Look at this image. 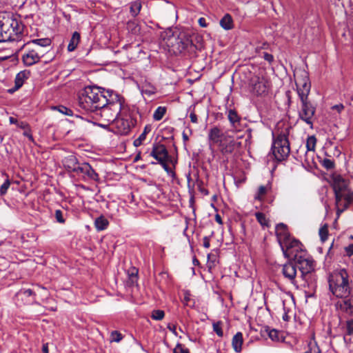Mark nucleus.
Listing matches in <instances>:
<instances>
[{
  "label": "nucleus",
  "mask_w": 353,
  "mask_h": 353,
  "mask_svg": "<svg viewBox=\"0 0 353 353\" xmlns=\"http://www.w3.org/2000/svg\"><path fill=\"white\" fill-rule=\"evenodd\" d=\"M108 96L103 90L95 86H88L82 90L78 97L79 106L87 112H98L100 107L106 105Z\"/></svg>",
  "instance_id": "nucleus-1"
},
{
  "label": "nucleus",
  "mask_w": 353,
  "mask_h": 353,
  "mask_svg": "<svg viewBox=\"0 0 353 353\" xmlns=\"http://www.w3.org/2000/svg\"><path fill=\"white\" fill-rule=\"evenodd\" d=\"M329 290L336 298H345L353 292V283L347 270H336L327 278Z\"/></svg>",
  "instance_id": "nucleus-2"
},
{
  "label": "nucleus",
  "mask_w": 353,
  "mask_h": 353,
  "mask_svg": "<svg viewBox=\"0 0 353 353\" xmlns=\"http://www.w3.org/2000/svg\"><path fill=\"white\" fill-rule=\"evenodd\" d=\"M137 114L135 107L125 102L113 123H111V130L120 135L128 134L137 123Z\"/></svg>",
  "instance_id": "nucleus-3"
},
{
  "label": "nucleus",
  "mask_w": 353,
  "mask_h": 353,
  "mask_svg": "<svg viewBox=\"0 0 353 353\" xmlns=\"http://www.w3.org/2000/svg\"><path fill=\"white\" fill-rule=\"evenodd\" d=\"M109 99H106V105L99 108V114L104 121L113 123L125 105V99L117 93L107 92Z\"/></svg>",
  "instance_id": "nucleus-4"
},
{
  "label": "nucleus",
  "mask_w": 353,
  "mask_h": 353,
  "mask_svg": "<svg viewBox=\"0 0 353 353\" xmlns=\"http://www.w3.org/2000/svg\"><path fill=\"white\" fill-rule=\"evenodd\" d=\"M23 26L10 15L0 17V42L19 39Z\"/></svg>",
  "instance_id": "nucleus-5"
},
{
  "label": "nucleus",
  "mask_w": 353,
  "mask_h": 353,
  "mask_svg": "<svg viewBox=\"0 0 353 353\" xmlns=\"http://www.w3.org/2000/svg\"><path fill=\"white\" fill-rule=\"evenodd\" d=\"M290 130V128H286L273 140L271 150L274 158L278 161L285 160L290 152V142L288 140Z\"/></svg>",
  "instance_id": "nucleus-6"
},
{
  "label": "nucleus",
  "mask_w": 353,
  "mask_h": 353,
  "mask_svg": "<svg viewBox=\"0 0 353 353\" xmlns=\"http://www.w3.org/2000/svg\"><path fill=\"white\" fill-rule=\"evenodd\" d=\"M294 77L299 98L308 97L311 89L308 73L305 70L299 69L294 71Z\"/></svg>",
  "instance_id": "nucleus-7"
},
{
  "label": "nucleus",
  "mask_w": 353,
  "mask_h": 353,
  "mask_svg": "<svg viewBox=\"0 0 353 353\" xmlns=\"http://www.w3.org/2000/svg\"><path fill=\"white\" fill-rule=\"evenodd\" d=\"M299 99L301 104L299 110V117L312 128L316 107L309 101L308 97L303 98L302 97Z\"/></svg>",
  "instance_id": "nucleus-8"
},
{
  "label": "nucleus",
  "mask_w": 353,
  "mask_h": 353,
  "mask_svg": "<svg viewBox=\"0 0 353 353\" xmlns=\"http://www.w3.org/2000/svg\"><path fill=\"white\" fill-rule=\"evenodd\" d=\"M283 255L290 260L296 261L298 256L302 255L301 252L306 250L303 248L301 243L294 239L281 246Z\"/></svg>",
  "instance_id": "nucleus-9"
},
{
  "label": "nucleus",
  "mask_w": 353,
  "mask_h": 353,
  "mask_svg": "<svg viewBox=\"0 0 353 353\" xmlns=\"http://www.w3.org/2000/svg\"><path fill=\"white\" fill-rule=\"evenodd\" d=\"M270 86V82L263 77L254 76L249 82L250 91L256 96L267 94Z\"/></svg>",
  "instance_id": "nucleus-10"
},
{
  "label": "nucleus",
  "mask_w": 353,
  "mask_h": 353,
  "mask_svg": "<svg viewBox=\"0 0 353 353\" xmlns=\"http://www.w3.org/2000/svg\"><path fill=\"white\" fill-rule=\"evenodd\" d=\"M302 255L298 256L295 262L299 265V269L302 273V276L313 272L315 268L314 261L308 255L307 252H301Z\"/></svg>",
  "instance_id": "nucleus-11"
},
{
  "label": "nucleus",
  "mask_w": 353,
  "mask_h": 353,
  "mask_svg": "<svg viewBox=\"0 0 353 353\" xmlns=\"http://www.w3.org/2000/svg\"><path fill=\"white\" fill-rule=\"evenodd\" d=\"M241 146V142L236 141L233 137L228 134L227 137L223 139L219 148L223 155H228L232 154Z\"/></svg>",
  "instance_id": "nucleus-12"
},
{
  "label": "nucleus",
  "mask_w": 353,
  "mask_h": 353,
  "mask_svg": "<svg viewBox=\"0 0 353 353\" xmlns=\"http://www.w3.org/2000/svg\"><path fill=\"white\" fill-rule=\"evenodd\" d=\"M341 300L335 303L336 310L340 312L353 315V292L345 298H339Z\"/></svg>",
  "instance_id": "nucleus-13"
},
{
  "label": "nucleus",
  "mask_w": 353,
  "mask_h": 353,
  "mask_svg": "<svg viewBox=\"0 0 353 353\" xmlns=\"http://www.w3.org/2000/svg\"><path fill=\"white\" fill-rule=\"evenodd\" d=\"M43 56V53L39 51V48H28L22 56L23 63L26 66H31L40 61V59Z\"/></svg>",
  "instance_id": "nucleus-14"
},
{
  "label": "nucleus",
  "mask_w": 353,
  "mask_h": 353,
  "mask_svg": "<svg viewBox=\"0 0 353 353\" xmlns=\"http://www.w3.org/2000/svg\"><path fill=\"white\" fill-rule=\"evenodd\" d=\"M75 174L81 176L85 180L90 179L95 181L99 180V174L87 163H80Z\"/></svg>",
  "instance_id": "nucleus-15"
},
{
  "label": "nucleus",
  "mask_w": 353,
  "mask_h": 353,
  "mask_svg": "<svg viewBox=\"0 0 353 353\" xmlns=\"http://www.w3.org/2000/svg\"><path fill=\"white\" fill-rule=\"evenodd\" d=\"M150 156L155 159L159 163H163V161H168L169 158L168 152L165 146L159 143L153 144Z\"/></svg>",
  "instance_id": "nucleus-16"
},
{
  "label": "nucleus",
  "mask_w": 353,
  "mask_h": 353,
  "mask_svg": "<svg viewBox=\"0 0 353 353\" xmlns=\"http://www.w3.org/2000/svg\"><path fill=\"white\" fill-rule=\"evenodd\" d=\"M228 134L227 132H223V131L216 126L212 128L208 132L210 145H217L219 146Z\"/></svg>",
  "instance_id": "nucleus-17"
},
{
  "label": "nucleus",
  "mask_w": 353,
  "mask_h": 353,
  "mask_svg": "<svg viewBox=\"0 0 353 353\" xmlns=\"http://www.w3.org/2000/svg\"><path fill=\"white\" fill-rule=\"evenodd\" d=\"M276 235L280 246H282V244L284 245L293 239L290 236L288 227L284 223H279L276 225Z\"/></svg>",
  "instance_id": "nucleus-18"
},
{
  "label": "nucleus",
  "mask_w": 353,
  "mask_h": 353,
  "mask_svg": "<svg viewBox=\"0 0 353 353\" xmlns=\"http://www.w3.org/2000/svg\"><path fill=\"white\" fill-rule=\"evenodd\" d=\"M17 301L24 305L30 304L35 300V294L30 289H21L16 294Z\"/></svg>",
  "instance_id": "nucleus-19"
},
{
  "label": "nucleus",
  "mask_w": 353,
  "mask_h": 353,
  "mask_svg": "<svg viewBox=\"0 0 353 353\" xmlns=\"http://www.w3.org/2000/svg\"><path fill=\"white\" fill-rule=\"evenodd\" d=\"M282 274L292 284L294 285L296 284V268L292 262L287 263L283 265Z\"/></svg>",
  "instance_id": "nucleus-20"
},
{
  "label": "nucleus",
  "mask_w": 353,
  "mask_h": 353,
  "mask_svg": "<svg viewBox=\"0 0 353 353\" xmlns=\"http://www.w3.org/2000/svg\"><path fill=\"white\" fill-rule=\"evenodd\" d=\"M63 164L68 172H72L74 173L76 172L78 166L80 165L74 155H69L65 157L63 161Z\"/></svg>",
  "instance_id": "nucleus-21"
},
{
  "label": "nucleus",
  "mask_w": 353,
  "mask_h": 353,
  "mask_svg": "<svg viewBox=\"0 0 353 353\" xmlns=\"http://www.w3.org/2000/svg\"><path fill=\"white\" fill-rule=\"evenodd\" d=\"M332 187L334 192H343L349 189L348 182L340 175L334 177Z\"/></svg>",
  "instance_id": "nucleus-22"
},
{
  "label": "nucleus",
  "mask_w": 353,
  "mask_h": 353,
  "mask_svg": "<svg viewBox=\"0 0 353 353\" xmlns=\"http://www.w3.org/2000/svg\"><path fill=\"white\" fill-rule=\"evenodd\" d=\"M343 197L345 202L343 203L341 210H338V218H339L341 214L353 203V192L350 189H347L343 192Z\"/></svg>",
  "instance_id": "nucleus-23"
},
{
  "label": "nucleus",
  "mask_w": 353,
  "mask_h": 353,
  "mask_svg": "<svg viewBox=\"0 0 353 353\" xmlns=\"http://www.w3.org/2000/svg\"><path fill=\"white\" fill-rule=\"evenodd\" d=\"M243 334L241 332H237L232 338V345L236 352H240L242 349Z\"/></svg>",
  "instance_id": "nucleus-24"
},
{
  "label": "nucleus",
  "mask_w": 353,
  "mask_h": 353,
  "mask_svg": "<svg viewBox=\"0 0 353 353\" xmlns=\"http://www.w3.org/2000/svg\"><path fill=\"white\" fill-rule=\"evenodd\" d=\"M228 119L231 124V126L234 128H236L240 123L241 117L238 115L237 112L234 110H228Z\"/></svg>",
  "instance_id": "nucleus-25"
},
{
  "label": "nucleus",
  "mask_w": 353,
  "mask_h": 353,
  "mask_svg": "<svg viewBox=\"0 0 353 353\" xmlns=\"http://www.w3.org/2000/svg\"><path fill=\"white\" fill-rule=\"evenodd\" d=\"M81 36L80 34L78 32H74L72 37L70 40V42L68 46V50L69 52L74 51L77 47L78 46V44L80 41Z\"/></svg>",
  "instance_id": "nucleus-26"
},
{
  "label": "nucleus",
  "mask_w": 353,
  "mask_h": 353,
  "mask_svg": "<svg viewBox=\"0 0 353 353\" xmlns=\"http://www.w3.org/2000/svg\"><path fill=\"white\" fill-rule=\"evenodd\" d=\"M220 26L225 30H229L233 28V20L230 14H226L220 21Z\"/></svg>",
  "instance_id": "nucleus-27"
},
{
  "label": "nucleus",
  "mask_w": 353,
  "mask_h": 353,
  "mask_svg": "<svg viewBox=\"0 0 353 353\" xmlns=\"http://www.w3.org/2000/svg\"><path fill=\"white\" fill-rule=\"evenodd\" d=\"M109 225V221L103 216H100L94 221V226L98 231L105 230Z\"/></svg>",
  "instance_id": "nucleus-28"
},
{
  "label": "nucleus",
  "mask_w": 353,
  "mask_h": 353,
  "mask_svg": "<svg viewBox=\"0 0 353 353\" xmlns=\"http://www.w3.org/2000/svg\"><path fill=\"white\" fill-rule=\"evenodd\" d=\"M316 139L315 136L312 135L309 136L307 138L305 147L307 148V152L305 154V156L307 155V152H314L315 148H316Z\"/></svg>",
  "instance_id": "nucleus-29"
},
{
  "label": "nucleus",
  "mask_w": 353,
  "mask_h": 353,
  "mask_svg": "<svg viewBox=\"0 0 353 353\" xmlns=\"http://www.w3.org/2000/svg\"><path fill=\"white\" fill-rule=\"evenodd\" d=\"M50 39L48 38H44V39H34L30 43H28L26 46H29L31 43L35 44L36 47L39 48V51H40V47H47L50 45Z\"/></svg>",
  "instance_id": "nucleus-30"
},
{
  "label": "nucleus",
  "mask_w": 353,
  "mask_h": 353,
  "mask_svg": "<svg viewBox=\"0 0 353 353\" xmlns=\"http://www.w3.org/2000/svg\"><path fill=\"white\" fill-rule=\"evenodd\" d=\"M28 78V74L25 71L19 72L15 77V88H20L23 83L24 80Z\"/></svg>",
  "instance_id": "nucleus-31"
},
{
  "label": "nucleus",
  "mask_w": 353,
  "mask_h": 353,
  "mask_svg": "<svg viewBox=\"0 0 353 353\" xmlns=\"http://www.w3.org/2000/svg\"><path fill=\"white\" fill-rule=\"evenodd\" d=\"M334 192V197H335V206L336 210V219L338 218V210H341L343 203H342L343 198V192Z\"/></svg>",
  "instance_id": "nucleus-32"
},
{
  "label": "nucleus",
  "mask_w": 353,
  "mask_h": 353,
  "mask_svg": "<svg viewBox=\"0 0 353 353\" xmlns=\"http://www.w3.org/2000/svg\"><path fill=\"white\" fill-rule=\"evenodd\" d=\"M141 3L139 1H136L130 4V12L133 17L137 16L141 9Z\"/></svg>",
  "instance_id": "nucleus-33"
},
{
  "label": "nucleus",
  "mask_w": 353,
  "mask_h": 353,
  "mask_svg": "<svg viewBox=\"0 0 353 353\" xmlns=\"http://www.w3.org/2000/svg\"><path fill=\"white\" fill-rule=\"evenodd\" d=\"M265 331L268 333L270 339H271L273 341H279L282 338L281 333L275 329L268 328L265 330Z\"/></svg>",
  "instance_id": "nucleus-34"
},
{
  "label": "nucleus",
  "mask_w": 353,
  "mask_h": 353,
  "mask_svg": "<svg viewBox=\"0 0 353 353\" xmlns=\"http://www.w3.org/2000/svg\"><path fill=\"white\" fill-rule=\"evenodd\" d=\"M165 113H166V108L163 107V106H159L155 110V111L153 114V119L154 121H160L161 119H162V118L165 114Z\"/></svg>",
  "instance_id": "nucleus-35"
},
{
  "label": "nucleus",
  "mask_w": 353,
  "mask_h": 353,
  "mask_svg": "<svg viewBox=\"0 0 353 353\" xmlns=\"http://www.w3.org/2000/svg\"><path fill=\"white\" fill-rule=\"evenodd\" d=\"M128 31L132 34H139L140 33V27L135 21H129L127 23Z\"/></svg>",
  "instance_id": "nucleus-36"
},
{
  "label": "nucleus",
  "mask_w": 353,
  "mask_h": 353,
  "mask_svg": "<svg viewBox=\"0 0 353 353\" xmlns=\"http://www.w3.org/2000/svg\"><path fill=\"white\" fill-rule=\"evenodd\" d=\"M267 194V188L264 185H261L259 188L258 192L254 196V199L258 201H263L265 195Z\"/></svg>",
  "instance_id": "nucleus-37"
},
{
  "label": "nucleus",
  "mask_w": 353,
  "mask_h": 353,
  "mask_svg": "<svg viewBox=\"0 0 353 353\" xmlns=\"http://www.w3.org/2000/svg\"><path fill=\"white\" fill-rule=\"evenodd\" d=\"M321 240L324 242L327 239L328 237V225L327 224H324L321 227L319 232Z\"/></svg>",
  "instance_id": "nucleus-38"
},
{
  "label": "nucleus",
  "mask_w": 353,
  "mask_h": 353,
  "mask_svg": "<svg viewBox=\"0 0 353 353\" xmlns=\"http://www.w3.org/2000/svg\"><path fill=\"white\" fill-rule=\"evenodd\" d=\"M308 350L306 351L304 353H321V350L318 345L316 344V341H310L308 343Z\"/></svg>",
  "instance_id": "nucleus-39"
},
{
  "label": "nucleus",
  "mask_w": 353,
  "mask_h": 353,
  "mask_svg": "<svg viewBox=\"0 0 353 353\" xmlns=\"http://www.w3.org/2000/svg\"><path fill=\"white\" fill-rule=\"evenodd\" d=\"M165 313L161 310H154L152 312L151 318L156 321H161L164 318Z\"/></svg>",
  "instance_id": "nucleus-40"
},
{
  "label": "nucleus",
  "mask_w": 353,
  "mask_h": 353,
  "mask_svg": "<svg viewBox=\"0 0 353 353\" xmlns=\"http://www.w3.org/2000/svg\"><path fill=\"white\" fill-rule=\"evenodd\" d=\"M54 109L57 110L60 113L64 115L72 116L73 114V112L71 109L63 105L54 107Z\"/></svg>",
  "instance_id": "nucleus-41"
},
{
  "label": "nucleus",
  "mask_w": 353,
  "mask_h": 353,
  "mask_svg": "<svg viewBox=\"0 0 353 353\" xmlns=\"http://www.w3.org/2000/svg\"><path fill=\"white\" fill-rule=\"evenodd\" d=\"M255 216H256V219L258 221V222L261 225H268V221L266 219V217H265V214L263 213H262V212H256V213H255Z\"/></svg>",
  "instance_id": "nucleus-42"
},
{
  "label": "nucleus",
  "mask_w": 353,
  "mask_h": 353,
  "mask_svg": "<svg viewBox=\"0 0 353 353\" xmlns=\"http://www.w3.org/2000/svg\"><path fill=\"white\" fill-rule=\"evenodd\" d=\"M123 339L122 334L118 331H112L110 334V342H120Z\"/></svg>",
  "instance_id": "nucleus-43"
},
{
  "label": "nucleus",
  "mask_w": 353,
  "mask_h": 353,
  "mask_svg": "<svg viewBox=\"0 0 353 353\" xmlns=\"http://www.w3.org/2000/svg\"><path fill=\"white\" fill-rule=\"evenodd\" d=\"M152 131V125L150 124L146 125L144 127L143 131L139 135L140 139H142L143 141H145L147 135Z\"/></svg>",
  "instance_id": "nucleus-44"
},
{
  "label": "nucleus",
  "mask_w": 353,
  "mask_h": 353,
  "mask_svg": "<svg viewBox=\"0 0 353 353\" xmlns=\"http://www.w3.org/2000/svg\"><path fill=\"white\" fill-rule=\"evenodd\" d=\"M213 330L219 336H223V332L221 327V323L220 321L213 323Z\"/></svg>",
  "instance_id": "nucleus-45"
},
{
  "label": "nucleus",
  "mask_w": 353,
  "mask_h": 353,
  "mask_svg": "<svg viewBox=\"0 0 353 353\" xmlns=\"http://www.w3.org/2000/svg\"><path fill=\"white\" fill-rule=\"evenodd\" d=\"M345 332L347 335L351 336L353 334V319H350L346 321Z\"/></svg>",
  "instance_id": "nucleus-46"
},
{
  "label": "nucleus",
  "mask_w": 353,
  "mask_h": 353,
  "mask_svg": "<svg viewBox=\"0 0 353 353\" xmlns=\"http://www.w3.org/2000/svg\"><path fill=\"white\" fill-rule=\"evenodd\" d=\"M322 165L327 170H330L334 168V163L330 159H324L322 161Z\"/></svg>",
  "instance_id": "nucleus-47"
},
{
  "label": "nucleus",
  "mask_w": 353,
  "mask_h": 353,
  "mask_svg": "<svg viewBox=\"0 0 353 353\" xmlns=\"http://www.w3.org/2000/svg\"><path fill=\"white\" fill-rule=\"evenodd\" d=\"M10 185V181L8 179H7L4 183L1 185L0 188V194L4 195L6 194L8 189L9 188Z\"/></svg>",
  "instance_id": "nucleus-48"
},
{
  "label": "nucleus",
  "mask_w": 353,
  "mask_h": 353,
  "mask_svg": "<svg viewBox=\"0 0 353 353\" xmlns=\"http://www.w3.org/2000/svg\"><path fill=\"white\" fill-rule=\"evenodd\" d=\"M54 216L57 222L64 223L65 220L63 217V212L61 210H55Z\"/></svg>",
  "instance_id": "nucleus-49"
},
{
  "label": "nucleus",
  "mask_w": 353,
  "mask_h": 353,
  "mask_svg": "<svg viewBox=\"0 0 353 353\" xmlns=\"http://www.w3.org/2000/svg\"><path fill=\"white\" fill-rule=\"evenodd\" d=\"M174 353H189V350L183 345L177 344L174 349Z\"/></svg>",
  "instance_id": "nucleus-50"
},
{
  "label": "nucleus",
  "mask_w": 353,
  "mask_h": 353,
  "mask_svg": "<svg viewBox=\"0 0 353 353\" xmlns=\"http://www.w3.org/2000/svg\"><path fill=\"white\" fill-rule=\"evenodd\" d=\"M179 43L181 44L182 50H185L189 46H191L192 45V41L188 37L185 38L183 40L181 39Z\"/></svg>",
  "instance_id": "nucleus-51"
},
{
  "label": "nucleus",
  "mask_w": 353,
  "mask_h": 353,
  "mask_svg": "<svg viewBox=\"0 0 353 353\" xmlns=\"http://www.w3.org/2000/svg\"><path fill=\"white\" fill-rule=\"evenodd\" d=\"M345 252L347 256H350L353 255V243L345 248Z\"/></svg>",
  "instance_id": "nucleus-52"
},
{
  "label": "nucleus",
  "mask_w": 353,
  "mask_h": 353,
  "mask_svg": "<svg viewBox=\"0 0 353 353\" xmlns=\"http://www.w3.org/2000/svg\"><path fill=\"white\" fill-rule=\"evenodd\" d=\"M23 134L25 137H28L30 141L32 142L34 141V138L31 134V130L30 127L28 128V130H25Z\"/></svg>",
  "instance_id": "nucleus-53"
},
{
  "label": "nucleus",
  "mask_w": 353,
  "mask_h": 353,
  "mask_svg": "<svg viewBox=\"0 0 353 353\" xmlns=\"http://www.w3.org/2000/svg\"><path fill=\"white\" fill-rule=\"evenodd\" d=\"M263 59L267 61L268 63H272L274 60V57L272 54H269L268 52L263 53Z\"/></svg>",
  "instance_id": "nucleus-54"
},
{
  "label": "nucleus",
  "mask_w": 353,
  "mask_h": 353,
  "mask_svg": "<svg viewBox=\"0 0 353 353\" xmlns=\"http://www.w3.org/2000/svg\"><path fill=\"white\" fill-rule=\"evenodd\" d=\"M190 295L188 292H185L184 298H183V303L186 305H190Z\"/></svg>",
  "instance_id": "nucleus-55"
},
{
  "label": "nucleus",
  "mask_w": 353,
  "mask_h": 353,
  "mask_svg": "<svg viewBox=\"0 0 353 353\" xmlns=\"http://www.w3.org/2000/svg\"><path fill=\"white\" fill-rule=\"evenodd\" d=\"M17 125L24 130H28V128L30 127L29 124L25 121H19Z\"/></svg>",
  "instance_id": "nucleus-56"
},
{
  "label": "nucleus",
  "mask_w": 353,
  "mask_h": 353,
  "mask_svg": "<svg viewBox=\"0 0 353 353\" xmlns=\"http://www.w3.org/2000/svg\"><path fill=\"white\" fill-rule=\"evenodd\" d=\"M332 109L336 110L339 113H340L344 109V105L342 103H339V104L333 105L332 107Z\"/></svg>",
  "instance_id": "nucleus-57"
},
{
  "label": "nucleus",
  "mask_w": 353,
  "mask_h": 353,
  "mask_svg": "<svg viewBox=\"0 0 353 353\" xmlns=\"http://www.w3.org/2000/svg\"><path fill=\"white\" fill-rule=\"evenodd\" d=\"M203 245L205 248H209L210 246V239L208 236H204L203 239Z\"/></svg>",
  "instance_id": "nucleus-58"
},
{
  "label": "nucleus",
  "mask_w": 353,
  "mask_h": 353,
  "mask_svg": "<svg viewBox=\"0 0 353 353\" xmlns=\"http://www.w3.org/2000/svg\"><path fill=\"white\" fill-rule=\"evenodd\" d=\"M198 22H199V24L200 25V26H201L203 28H205L208 26L205 19L203 17L199 18L198 20Z\"/></svg>",
  "instance_id": "nucleus-59"
},
{
  "label": "nucleus",
  "mask_w": 353,
  "mask_h": 353,
  "mask_svg": "<svg viewBox=\"0 0 353 353\" xmlns=\"http://www.w3.org/2000/svg\"><path fill=\"white\" fill-rule=\"evenodd\" d=\"M190 118L191 122H192L194 123H196L198 122L197 116L194 112H191L190 114Z\"/></svg>",
  "instance_id": "nucleus-60"
},
{
  "label": "nucleus",
  "mask_w": 353,
  "mask_h": 353,
  "mask_svg": "<svg viewBox=\"0 0 353 353\" xmlns=\"http://www.w3.org/2000/svg\"><path fill=\"white\" fill-rule=\"evenodd\" d=\"M144 141L142 140V139H140L139 137H138L137 139H136L134 141V145L135 147H138V146H140L141 145L143 144Z\"/></svg>",
  "instance_id": "nucleus-61"
},
{
  "label": "nucleus",
  "mask_w": 353,
  "mask_h": 353,
  "mask_svg": "<svg viewBox=\"0 0 353 353\" xmlns=\"http://www.w3.org/2000/svg\"><path fill=\"white\" fill-rule=\"evenodd\" d=\"M161 165V166L163 167V168L167 172H170V167L167 164V161H163V163H160Z\"/></svg>",
  "instance_id": "nucleus-62"
},
{
  "label": "nucleus",
  "mask_w": 353,
  "mask_h": 353,
  "mask_svg": "<svg viewBox=\"0 0 353 353\" xmlns=\"http://www.w3.org/2000/svg\"><path fill=\"white\" fill-rule=\"evenodd\" d=\"M9 121H10V123L11 124H16V125H17V123L19 122V121H18L17 119H15V118H14V117H10L9 118Z\"/></svg>",
  "instance_id": "nucleus-63"
},
{
  "label": "nucleus",
  "mask_w": 353,
  "mask_h": 353,
  "mask_svg": "<svg viewBox=\"0 0 353 353\" xmlns=\"http://www.w3.org/2000/svg\"><path fill=\"white\" fill-rule=\"evenodd\" d=\"M42 352H43V353H48V346L47 343H46L43 345Z\"/></svg>",
  "instance_id": "nucleus-64"
}]
</instances>
